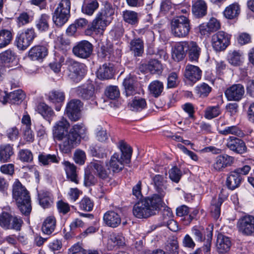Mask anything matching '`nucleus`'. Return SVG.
I'll return each mask as SVG.
<instances>
[{
    "instance_id": "obj_1",
    "label": "nucleus",
    "mask_w": 254,
    "mask_h": 254,
    "mask_svg": "<svg viewBox=\"0 0 254 254\" xmlns=\"http://www.w3.org/2000/svg\"><path fill=\"white\" fill-rule=\"evenodd\" d=\"M115 8L111 4L106 3L104 8L96 14L91 24L85 30L86 35L103 34L106 27L113 20Z\"/></svg>"
},
{
    "instance_id": "obj_2",
    "label": "nucleus",
    "mask_w": 254,
    "mask_h": 254,
    "mask_svg": "<svg viewBox=\"0 0 254 254\" xmlns=\"http://www.w3.org/2000/svg\"><path fill=\"white\" fill-rule=\"evenodd\" d=\"M201 48L198 44L193 41H184L175 43L172 49V57L176 61L183 60L188 53L190 61H197Z\"/></svg>"
},
{
    "instance_id": "obj_3",
    "label": "nucleus",
    "mask_w": 254,
    "mask_h": 254,
    "mask_svg": "<svg viewBox=\"0 0 254 254\" xmlns=\"http://www.w3.org/2000/svg\"><path fill=\"white\" fill-rule=\"evenodd\" d=\"M162 205V202L159 197L156 195H152L136 202L133 207L132 213L137 218H147L155 215L156 211Z\"/></svg>"
},
{
    "instance_id": "obj_4",
    "label": "nucleus",
    "mask_w": 254,
    "mask_h": 254,
    "mask_svg": "<svg viewBox=\"0 0 254 254\" xmlns=\"http://www.w3.org/2000/svg\"><path fill=\"white\" fill-rule=\"evenodd\" d=\"M118 147L122 152L121 157H119L118 153H115L109 162L106 163L107 167L110 168L114 173L121 171L124 167V162L128 163L132 155L131 147L124 141H120Z\"/></svg>"
},
{
    "instance_id": "obj_5",
    "label": "nucleus",
    "mask_w": 254,
    "mask_h": 254,
    "mask_svg": "<svg viewBox=\"0 0 254 254\" xmlns=\"http://www.w3.org/2000/svg\"><path fill=\"white\" fill-rule=\"evenodd\" d=\"M70 124L68 121L62 117L61 120L56 122L54 125L52 131L55 139L61 141L59 144L60 150L64 153H68L69 128Z\"/></svg>"
},
{
    "instance_id": "obj_6",
    "label": "nucleus",
    "mask_w": 254,
    "mask_h": 254,
    "mask_svg": "<svg viewBox=\"0 0 254 254\" xmlns=\"http://www.w3.org/2000/svg\"><path fill=\"white\" fill-rule=\"evenodd\" d=\"M190 29V20L186 16H176L171 20V32L176 37H186L189 34Z\"/></svg>"
},
{
    "instance_id": "obj_7",
    "label": "nucleus",
    "mask_w": 254,
    "mask_h": 254,
    "mask_svg": "<svg viewBox=\"0 0 254 254\" xmlns=\"http://www.w3.org/2000/svg\"><path fill=\"white\" fill-rule=\"evenodd\" d=\"M70 2L69 0H62L53 16L54 23L59 27L63 26L70 16Z\"/></svg>"
},
{
    "instance_id": "obj_8",
    "label": "nucleus",
    "mask_w": 254,
    "mask_h": 254,
    "mask_svg": "<svg viewBox=\"0 0 254 254\" xmlns=\"http://www.w3.org/2000/svg\"><path fill=\"white\" fill-rule=\"evenodd\" d=\"M66 64L68 71V77L70 80L75 83L80 82L85 74V65L70 58L67 59Z\"/></svg>"
},
{
    "instance_id": "obj_9",
    "label": "nucleus",
    "mask_w": 254,
    "mask_h": 254,
    "mask_svg": "<svg viewBox=\"0 0 254 254\" xmlns=\"http://www.w3.org/2000/svg\"><path fill=\"white\" fill-rule=\"evenodd\" d=\"M86 129L82 124L74 125L69 131V139L67 144L68 145V153L79 144L80 138L84 137Z\"/></svg>"
},
{
    "instance_id": "obj_10",
    "label": "nucleus",
    "mask_w": 254,
    "mask_h": 254,
    "mask_svg": "<svg viewBox=\"0 0 254 254\" xmlns=\"http://www.w3.org/2000/svg\"><path fill=\"white\" fill-rule=\"evenodd\" d=\"M36 37L33 28H27L17 33L15 42L18 49L26 50L33 42Z\"/></svg>"
},
{
    "instance_id": "obj_11",
    "label": "nucleus",
    "mask_w": 254,
    "mask_h": 254,
    "mask_svg": "<svg viewBox=\"0 0 254 254\" xmlns=\"http://www.w3.org/2000/svg\"><path fill=\"white\" fill-rule=\"evenodd\" d=\"M231 36L224 31H219L212 36L211 43L216 51L224 50L230 44Z\"/></svg>"
},
{
    "instance_id": "obj_12",
    "label": "nucleus",
    "mask_w": 254,
    "mask_h": 254,
    "mask_svg": "<svg viewBox=\"0 0 254 254\" xmlns=\"http://www.w3.org/2000/svg\"><path fill=\"white\" fill-rule=\"evenodd\" d=\"M93 52V45L86 40L78 42L72 49V53L76 57L81 59L89 58Z\"/></svg>"
},
{
    "instance_id": "obj_13",
    "label": "nucleus",
    "mask_w": 254,
    "mask_h": 254,
    "mask_svg": "<svg viewBox=\"0 0 254 254\" xmlns=\"http://www.w3.org/2000/svg\"><path fill=\"white\" fill-rule=\"evenodd\" d=\"M151 179L154 188L158 193L153 195H156L159 197L163 204V198L167 191V178L163 175H155L151 177Z\"/></svg>"
},
{
    "instance_id": "obj_14",
    "label": "nucleus",
    "mask_w": 254,
    "mask_h": 254,
    "mask_svg": "<svg viewBox=\"0 0 254 254\" xmlns=\"http://www.w3.org/2000/svg\"><path fill=\"white\" fill-rule=\"evenodd\" d=\"M233 157L227 154H222L217 156L211 165V170L216 172L223 171L224 169L230 166L234 162Z\"/></svg>"
},
{
    "instance_id": "obj_15",
    "label": "nucleus",
    "mask_w": 254,
    "mask_h": 254,
    "mask_svg": "<svg viewBox=\"0 0 254 254\" xmlns=\"http://www.w3.org/2000/svg\"><path fill=\"white\" fill-rule=\"evenodd\" d=\"M239 231L246 235H251L254 232V216L246 215L242 217L238 222Z\"/></svg>"
},
{
    "instance_id": "obj_16",
    "label": "nucleus",
    "mask_w": 254,
    "mask_h": 254,
    "mask_svg": "<svg viewBox=\"0 0 254 254\" xmlns=\"http://www.w3.org/2000/svg\"><path fill=\"white\" fill-rule=\"evenodd\" d=\"M81 106V101L76 99L72 100L67 104L65 113L70 120L76 121L79 120Z\"/></svg>"
},
{
    "instance_id": "obj_17",
    "label": "nucleus",
    "mask_w": 254,
    "mask_h": 254,
    "mask_svg": "<svg viewBox=\"0 0 254 254\" xmlns=\"http://www.w3.org/2000/svg\"><path fill=\"white\" fill-rule=\"evenodd\" d=\"M244 94V87L241 84H233L225 91V96L229 101H239L242 99Z\"/></svg>"
},
{
    "instance_id": "obj_18",
    "label": "nucleus",
    "mask_w": 254,
    "mask_h": 254,
    "mask_svg": "<svg viewBox=\"0 0 254 254\" xmlns=\"http://www.w3.org/2000/svg\"><path fill=\"white\" fill-rule=\"evenodd\" d=\"M89 167L96 174L99 178L109 183L111 180L112 176L110 168L106 169L100 162H91Z\"/></svg>"
},
{
    "instance_id": "obj_19",
    "label": "nucleus",
    "mask_w": 254,
    "mask_h": 254,
    "mask_svg": "<svg viewBox=\"0 0 254 254\" xmlns=\"http://www.w3.org/2000/svg\"><path fill=\"white\" fill-rule=\"evenodd\" d=\"M76 92L79 97L90 104H97L94 88L92 86H79L76 88Z\"/></svg>"
},
{
    "instance_id": "obj_20",
    "label": "nucleus",
    "mask_w": 254,
    "mask_h": 254,
    "mask_svg": "<svg viewBox=\"0 0 254 254\" xmlns=\"http://www.w3.org/2000/svg\"><path fill=\"white\" fill-rule=\"evenodd\" d=\"M0 62L4 67H12L17 63L16 53L11 49H7L0 53Z\"/></svg>"
},
{
    "instance_id": "obj_21",
    "label": "nucleus",
    "mask_w": 254,
    "mask_h": 254,
    "mask_svg": "<svg viewBox=\"0 0 254 254\" xmlns=\"http://www.w3.org/2000/svg\"><path fill=\"white\" fill-rule=\"evenodd\" d=\"M202 71L198 66L190 64L186 66L184 75L188 80L194 83L200 79Z\"/></svg>"
},
{
    "instance_id": "obj_22",
    "label": "nucleus",
    "mask_w": 254,
    "mask_h": 254,
    "mask_svg": "<svg viewBox=\"0 0 254 254\" xmlns=\"http://www.w3.org/2000/svg\"><path fill=\"white\" fill-rule=\"evenodd\" d=\"M227 146L231 150L239 154H243L246 152L247 147L242 139L230 136L227 140Z\"/></svg>"
},
{
    "instance_id": "obj_23",
    "label": "nucleus",
    "mask_w": 254,
    "mask_h": 254,
    "mask_svg": "<svg viewBox=\"0 0 254 254\" xmlns=\"http://www.w3.org/2000/svg\"><path fill=\"white\" fill-rule=\"evenodd\" d=\"M219 21L216 18L211 17L207 23L199 26V31L201 35H208L210 33L217 31L220 28Z\"/></svg>"
},
{
    "instance_id": "obj_24",
    "label": "nucleus",
    "mask_w": 254,
    "mask_h": 254,
    "mask_svg": "<svg viewBox=\"0 0 254 254\" xmlns=\"http://www.w3.org/2000/svg\"><path fill=\"white\" fill-rule=\"evenodd\" d=\"M48 100L54 104H58L55 107L57 111H60L62 103L65 100L64 92L60 90H53L49 92L47 94Z\"/></svg>"
},
{
    "instance_id": "obj_25",
    "label": "nucleus",
    "mask_w": 254,
    "mask_h": 254,
    "mask_svg": "<svg viewBox=\"0 0 254 254\" xmlns=\"http://www.w3.org/2000/svg\"><path fill=\"white\" fill-rule=\"evenodd\" d=\"M198 213L197 210L190 212L189 208L186 205H182L176 209V214L179 217H184L185 225H188L194 218Z\"/></svg>"
},
{
    "instance_id": "obj_26",
    "label": "nucleus",
    "mask_w": 254,
    "mask_h": 254,
    "mask_svg": "<svg viewBox=\"0 0 254 254\" xmlns=\"http://www.w3.org/2000/svg\"><path fill=\"white\" fill-rule=\"evenodd\" d=\"M48 55V49L44 46L36 45L29 51L28 56L33 61L44 59Z\"/></svg>"
},
{
    "instance_id": "obj_27",
    "label": "nucleus",
    "mask_w": 254,
    "mask_h": 254,
    "mask_svg": "<svg viewBox=\"0 0 254 254\" xmlns=\"http://www.w3.org/2000/svg\"><path fill=\"white\" fill-rule=\"evenodd\" d=\"M104 222L108 226L116 228L121 223L120 215L114 211H109L103 216Z\"/></svg>"
},
{
    "instance_id": "obj_28",
    "label": "nucleus",
    "mask_w": 254,
    "mask_h": 254,
    "mask_svg": "<svg viewBox=\"0 0 254 254\" xmlns=\"http://www.w3.org/2000/svg\"><path fill=\"white\" fill-rule=\"evenodd\" d=\"M14 153L13 145L9 143L0 145V162L5 163L10 161Z\"/></svg>"
},
{
    "instance_id": "obj_29",
    "label": "nucleus",
    "mask_w": 254,
    "mask_h": 254,
    "mask_svg": "<svg viewBox=\"0 0 254 254\" xmlns=\"http://www.w3.org/2000/svg\"><path fill=\"white\" fill-rule=\"evenodd\" d=\"M192 11L197 17H202L207 13V6L204 0H193Z\"/></svg>"
},
{
    "instance_id": "obj_30",
    "label": "nucleus",
    "mask_w": 254,
    "mask_h": 254,
    "mask_svg": "<svg viewBox=\"0 0 254 254\" xmlns=\"http://www.w3.org/2000/svg\"><path fill=\"white\" fill-rule=\"evenodd\" d=\"M123 84L127 96L133 95L136 93L137 83L134 77L130 75L127 76L124 79Z\"/></svg>"
},
{
    "instance_id": "obj_31",
    "label": "nucleus",
    "mask_w": 254,
    "mask_h": 254,
    "mask_svg": "<svg viewBox=\"0 0 254 254\" xmlns=\"http://www.w3.org/2000/svg\"><path fill=\"white\" fill-rule=\"evenodd\" d=\"M231 246V242L229 237L221 234L217 236L216 247L218 253H225L228 252Z\"/></svg>"
},
{
    "instance_id": "obj_32",
    "label": "nucleus",
    "mask_w": 254,
    "mask_h": 254,
    "mask_svg": "<svg viewBox=\"0 0 254 254\" xmlns=\"http://www.w3.org/2000/svg\"><path fill=\"white\" fill-rule=\"evenodd\" d=\"M62 163L64 166V169L65 171L67 178L76 184H78L79 180L76 173V168L74 164H71L68 161H64Z\"/></svg>"
},
{
    "instance_id": "obj_33",
    "label": "nucleus",
    "mask_w": 254,
    "mask_h": 254,
    "mask_svg": "<svg viewBox=\"0 0 254 254\" xmlns=\"http://www.w3.org/2000/svg\"><path fill=\"white\" fill-rule=\"evenodd\" d=\"M130 50L135 57H140L144 52V43L140 38H134L130 42Z\"/></svg>"
},
{
    "instance_id": "obj_34",
    "label": "nucleus",
    "mask_w": 254,
    "mask_h": 254,
    "mask_svg": "<svg viewBox=\"0 0 254 254\" xmlns=\"http://www.w3.org/2000/svg\"><path fill=\"white\" fill-rule=\"evenodd\" d=\"M26 190L25 188L22 186L18 180H16L14 182L13 185L12 195L17 204H21L23 200L20 197V195H25Z\"/></svg>"
},
{
    "instance_id": "obj_35",
    "label": "nucleus",
    "mask_w": 254,
    "mask_h": 254,
    "mask_svg": "<svg viewBox=\"0 0 254 254\" xmlns=\"http://www.w3.org/2000/svg\"><path fill=\"white\" fill-rule=\"evenodd\" d=\"M22 202L21 204H17L21 212L25 215H29L31 211L30 197L28 191L26 190V194L20 195Z\"/></svg>"
},
{
    "instance_id": "obj_36",
    "label": "nucleus",
    "mask_w": 254,
    "mask_h": 254,
    "mask_svg": "<svg viewBox=\"0 0 254 254\" xmlns=\"http://www.w3.org/2000/svg\"><path fill=\"white\" fill-rule=\"evenodd\" d=\"M242 180V176L234 171L227 177L226 185L229 189L233 190L240 186Z\"/></svg>"
},
{
    "instance_id": "obj_37",
    "label": "nucleus",
    "mask_w": 254,
    "mask_h": 254,
    "mask_svg": "<svg viewBox=\"0 0 254 254\" xmlns=\"http://www.w3.org/2000/svg\"><path fill=\"white\" fill-rule=\"evenodd\" d=\"M50 16L47 14H42L36 21V27L41 32L47 31L50 27Z\"/></svg>"
},
{
    "instance_id": "obj_38",
    "label": "nucleus",
    "mask_w": 254,
    "mask_h": 254,
    "mask_svg": "<svg viewBox=\"0 0 254 254\" xmlns=\"http://www.w3.org/2000/svg\"><path fill=\"white\" fill-rule=\"evenodd\" d=\"M7 103L11 104H19L24 100L25 94L20 89L15 90L9 94L6 93Z\"/></svg>"
},
{
    "instance_id": "obj_39",
    "label": "nucleus",
    "mask_w": 254,
    "mask_h": 254,
    "mask_svg": "<svg viewBox=\"0 0 254 254\" xmlns=\"http://www.w3.org/2000/svg\"><path fill=\"white\" fill-rule=\"evenodd\" d=\"M37 111L42 117L50 124L54 112L52 109L44 103H40L37 107Z\"/></svg>"
},
{
    "instance_id": "obj_40",
    "label": "nucleus",
    "mask_w": 254,
    "mask_h": 254,
    "mask_svg": "<svg viewBox=\"0 0 254 254\" xmlns=\"http://www.w3.org/2000/svg\"><path fill=\"white\" fill-rule=\"evenodd\" d=\"M148 89L150 94L152 96L157 98L161 96L163 91V83L159 80H154L149 84Z\"/></svg>"
},
{
    "instance_id": "obj_41",
    "label": "nucleus",
    "mask_w": 254,
    "mask_h": 254,
    "mask_svg": "<svg viewBox=\"0 0 254 254\" xmlns=\"http://www.w3.org/2000/svg\"><path fill=\"white\" fill-rule=\"evenodd\" d=\"M224 201V199L219 196L218 198H213L211 201L210 212L212 217L217 219L220 215V207Z\"/></svg>"
},
{
    "instance_id": "obj_42",
    "label": "nucleus",
    "mask_w": 254,
    "mask_h": 254,
    "mask_svg": "<svg viewBox=\"0 0 254 254\" xmlns=\"http://www.w3.org/2000/svg\"><path fill=\"white\" fill-rule=\"evenodd\" d=\"M123 20L126 23L132 25H136L139 20V14L137 12L129 10L123 11Z\"/></svg>"
},
{
    "instance_id": "obj_43",
    "label": "nucleus",
    "mask_w": 254,
    "mask_h": 254,
    "mask_svg": "<svg viewBox=\"0 0 254 254\" xmlns=\"http://www.w3.org/2000/svg\"><path fill=\"white\" fill-rule=\"evenodd\" d=\"M56 224V219L54 216L48 217L42 224V231L43 233L47 235L51 234L55 229Z\"/></svg>"
},
{
    "instance_id": "obj_44",
    "label": "nucleus",
    "mask_w": 254,
    "mask_h": 254,
    "mask_svg": "<svg viewBox=\"0 0 254 254\" xmlns=\"http://www.w3.org/2000/svg\"><path fill=\"white\" fill-rule=\"evenodd\" d=\"M226 124H222L219 127L218 131L221 134L226 135L229 134H233L238 136H242L244 134L242 131L236 126H232L227 127L224 128H222V127Z\"/></svg>"
},
{
    "instance_id": "obj_45",
    "label": "nucleus",
    "mask_w": 254,
    "mask_h": 254,
    "mask_svg": "<svg viewBox=\"0 0 254 254\" xmlns=\"http://www.w3.org/2000/svg\"><path fill=\"white\" fill-rule=\"evenodd\" d=\"M114 72L113 67L109 64H104L100 67L97 72V75L99 78L101 79H108L112 78Z\"/></svg>"
},
{
    "instance_id": "obj_46",
    "label": "nucleus",
    "mask_w": 254,
    "mask_h": 254,
    "mask_svg": "<svg viewBox=\"0 0 254 254\" xmlns=\"http://www.w3.org/2000/svg\"><path fill=\"white\" fill-rule=\"evenodd\" d=\"M228 61L232 65L239 66L244 62L243 53L239 51L230 52L228 55Z\"/></svg>"
},
{
    "instance_id": "obj_47",
    "label": "nucleus",
    "mask_w": 254,
    "mask_h": 254,
    "mask_svg": "<svg viewBox=\"0 0 254 254\" xmlns=\"http://www.w3.org/2000/svg\"><path fill=\"white\" fill-rule=\"evenodd\" d=\"M64 56L56 52L54 61L49 64L50 68L55 73L61 71V67L64 62Z\"/></svg>"
},
{
    "instance_id": "obj_48",
    "label": "nucleus",
    "mask_w": 254,
    "mask_h": 254,
    "mask_svg": "<svg viewBox=\"0 0 254 254\" xmlns=\"http://www.w3.org/2000/svg\"><path fill=\"white\" fill-rule=\"evenodd\" d=\"M240 8L237 3H234L226 7L223 14L224 16L229 19H232L237 17L240 13Z\"/></svg>"
},
{
    "instance_id": "obj_49",
    "label": "nucleus",
    "mask_w": 254,
    "mask_h": 254,
    "mask_svg": "<svg viewBox=\"0 0 254 254\" xmlns=\"http://www.w3.org/2000/svg\"><path fill=\"white\" fill-rule=\"evenodd\" d=\"M13 38L12 31L7 29L0 30V49L5 48L11 42Z\"/></svg>"
},
{
    "instance_id": "obj_50",
    "label": "nucleus",
    "mask_w": 254,
    "mask_h": 254,
    "mask_svg": "<svg viewBox=\"0 0 254 254\" xmlns=\"http://www.w3.org/2000/svg\"><path fill=\"white\" fill-rule=\"evenodd\" d=\"M99 6L97 0H89L83 5L82 11L83 13L91 16L98 8Z\"/></svg>"
},
{
    "instance_id": "obj_51",
    "label": "nucleus",
    "mask_w": 254,
    "mask_h": 254,
    "mask_svg": "<svg viewBox=\"0 0 254 254\" xmlns=\"http://www.w3.org/2000/svg\"><path fill=\"white\" fill-rule=\"evenodd\" d=\"M146 105L145 100L140 97H135L129 103L130 110L135 112L142 111Z\"/></svg>"
},
{
    "instance_id": "obj_52",
    "label": "nucleus",
    "mask_w": 254,
    "mask_h": 254,
    "mask_svg": "<svg viewBox=\"0 0 254 254\" xmlns=\"http://www.w3.org/2000/svg\"><path fill=\"white\" fill-rule=\"evenodd\" d=\"M211 91V87L205 83L197 85L194 88V93L200 98L207 97Z\"/></svg>"
},
{
    "instance_id": "obj_53",
    "label": "nucleus",
    "mask_w": 254,
    "mask_h": 254,
    "mask_svg": "<svg viewBox=\"0 0 254 254\" xmlns=\"http://www.w3.org/2000/svg\"><path fill=\"white\" fill-rule=\"evenodd\" d=\"M221 113V110L219 106H208L205 111L204 117L207 120H211L218 117Z\"/></svg>"
},
{
    "instance_id": "obj_54",
    "label": "nucleus",
    "mask_w": 254,
    "mask_h": 254,
    "mask_svg": "<svg viewBox=\"0 0 254 254\" xmlns=\"http://www.w3.org/2000/svg\"><path fill=\"white\" fill-rule=\"evenodd\" d=\"M147 68L152 74H160L163 70L162 64L156 60H150L147 64Z\"/></svg>"
},
{
    "instance_id": "obj_55",
    "label": "nucleus",
    "mask_w": 254,
    "mask_h": 254,
    "mask_svg": "<svg viewBox=\"0 0 254 254\" xmlns=\"http://www.w3.org/2000/svg\"><path fill=\"white\" fill-rule=\"evenodd\" d=\"M23 223V220L20 217L12 215L7 230L19 231Z\"/></svg>"
},
{
    "instance_id": "obj_56",
    "label": "nucleus",
    "mask_w": 254,
    "mask_h": 254,
    "mask_svg": "<svg viewBox=\"0 0 254 254\" xmlns=\"http://www.w3.org/2000/svg\"><path fill=\"white\" fill-rule=\"evenodd\" d=\"M32 20V17L26 12H21L16 18V24L18 27L29 23Z\"/></svg>"
},
{
    "instance_id": "obj_57",
    "label": "nucleus",
    "mask_w": 254,
    "mask_h": 254,
    "mask_svg": "<svg viewBox=\"0 0 254 254\" xmlns=\"http://www.w3.org/2000/svg\"><path fill=\"white\" fill-rule=\"evenodd\" d=\"M110 243H113V246H123L125 244V239L122 234L113 233L108 241V244Z\"/></svg>"
},
{
    "instance_id": "obj_58",
    "label": "nucleus",
    "mask_w": 254,
    "mask_h": 254,
    "mask_svg": "<svg viewBox=\"0 0 254 254\" xmlns=\"http://www.w3.org/2000/svg\"><path fill=\"white\" fill-rule=\"evenodd\" d=\"M39 160L44 165H46L52 163H58L59 158L55 154H40Z\"/></svg>"
},
{
    "instance_id": "obj_59",
    "label": "nucleus",
    "mask_w": 254,
    "mask_h": 254,
    "mask_svg": "<svg viewBox=\"0 0 254 254\" xmlns=\"http://www.w3.org/2000/svg\"><path fill=\"white\" fill-rule=\"evenodd\" d=\"M39 201L41 206L43 208L49 207L52 202L50 193L48 192H42L39 194Z\"/></svg>"
},
{
    "instance_id": "obj_60",
    "label": "nucleus",
    "mask_w": 254,
    "mask_h": 254,
    "mask_svg": "<svg viewBox=\"0 0 254 254\" xmlns=\"http://www.w3.org/2000/svg\"><path fill=\"white\" fill-rule=\"evenodd\" d=\"M12 215L6 211H3L0 213V226L7 230Z\"/></svg>"
},
{
    "instance_id": "obj_61",
    "label": "nucleus",
    "mask_w": 254,
    "mask_h": 254,
    "mask_svg": "<svg viewBox=\"0 0 254 254\" xmlns=\"http://www.w3.org/2000/svg\"><path fill=\"white\" fill-rule=\"evenodd\" d=\"M18 158L23 162H31L33 159V154L28 149H21L18 153Z\"/></svg>"
},
{
    "instance_id": "obj_62",
    "label": "nucleus",
    "mask_w": 254,
    "mask_h": 254,
    "mask_svg": "<svg viewBox=\"0 0 254 254\" xmlns=\"http://www.w3.org/2000/svg\"><path fill=\"white\" fill-rule=\"evenodd\" d=\"M106 96L111 100H115L120 96V91L116 86H110L105 90Z\"/></svg>"
},
{
    "instance_id": "obj_63",
    "label": "nucleus",
    "mask_w": 254,
    "mask_h": 254,
    "mask_svg": "<svg viewBox=\"0 0 254 254\" xmlns=\"http://www.w3.org/2000/svg\"><path fill=\"white\" fill-rule=\"evenodd\" d=\"M93 201L88 197H83L79 202V208L80 209L90 211L93 207Z\"/></svg>"
},
{
    "instance_id": "obj_64",
    "label": "nucleus",
    "mask_w": 254,
    "mask_h": 254,
    "mask_svg": "<svg viewBox=\"0 0 254 254\" xmlns=\"http://www.w3.org/2000/svg\"><path fill=\"white\" fill-rule=\"evenodd\" d=\"M170 179L174 182L178 183L182 176L181 171L177 167H174L169 171Z\"/></svg>"
}]
</instances>
